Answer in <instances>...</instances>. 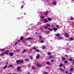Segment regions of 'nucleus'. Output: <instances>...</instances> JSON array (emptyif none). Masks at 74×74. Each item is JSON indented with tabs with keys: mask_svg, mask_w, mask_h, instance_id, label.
Returning <instances> with one entry per match:
<instances>
[{
	"mask_svg": "<svg viewBox=\"0 0 74 74\" xmlns=\"http://www.w3.org/2000/svg\"><path fill=\"white\" fill-rule=\"evenodd\" d=\"M23 60H17L16 61V62L18 64H21V63H23Z\"/></svg>",
	"mask_w": 74,
	"mask_h": 74,
	"instance_id": "f257e3e1",
	"label": "nucleus"
},
{
	"mask_svg": "<svg viewBox=\"0 0 74 74\" xmlns=\"http://www.w3.org/2000/svg\"><path fill=\"white\" fill-rule=\"evenodd\" d=\"M74 70V66H73L71 68L70 71H73Z\"/></svg>",
	"mask_w": 74,
	"mask_h": 74,
	"instance_id": "f03ea898",
	"label": "nucleus"
},
{
	"mask_svg": "<svg viewBox=\"0 0 74 74\" xmlns=\"http://www.w3.org/2000/svg\"><path fill=\"white\" fill-rule=\"evenodd\" d=\"M40 54H38V55L36 56V59H38L40 58Z\"/></svg>",
	"mask_w": 74,
	"mask_h": 74,
	"instance_id": "7ed1b4c3",
	"label": "nucleus"
},
{
	"mask_svg": "<svg viewBox=\"0 0 74 74\" xmlns=\"http://www.w3.org/2000/svg\"><path fill=\"white\" fill-rule=\"evenodd\" d=\"M36 66L38 67H40V66H41V65L40 64H36Z\"/></svg>",
	"mask_w": 74,
	"mask_h": 74,
	"instance_id": "20e7f679",
	"label": "nucleus"
},
{
	"mask_svg": "<svg viewBox=\"0 0 74 74\" xmlns=\"http://www.w3.org/2000/svg\"><path fill=\"white\" fill-rule=\"evenodd\" d=\"M65 36L66 37H69V34L67 33L65 34Z\"/></svg>",
	"mask_w": 74,
	"mask_h": 74,
	"instance_id": "39448f33",
	"label": "nucleus"
},
{
	"mask_svg": "<svg viewBox=\"0 0 74 74\" xmlns=\"http://www.w3.org/2000/svg\"><path fill=\"white\" fill-rule=\"evenodd\" d=\"M17 70L18 71H19L21 70V67L18 66L17 68Z\"/></svg>",
	"mask_w": 74,
	"mask_h": 74,
	"instance_id": "423d86ee",
	"label": "nucleus"
},
{
	"mask_svg": "<svg viewBox=\"0 0 74 74\" xmlns=\"http://www.w3.org/2000/svg\"><path fill=\"white\" fill-rule=\"evenodd\" d=\"M56 36H57V37H59L60 36V35H59V34H55Z\"/></svg>",
	"mask_w": 74,
	"mask_h": 74,
	"instance_id": "0eeeda50",
	"label": "nucleus"
},
{
	"mask_svg": "<svg viewBox=\"0 0 74 74\" xmlns=\"http://www.w3.org/2000/svg\"><path fill=\"white\" fill-rule=\"evenodd\" d=\"M53 58V56L52 55H50L49 56V59H51Z\"/></svg>",
	"mask_w": 74,
	"mask_h": 74,
	"instance_id": "6e6552de",
	"label": "nucleus"
},
{
	"mask_svg": "<svg viewBox=\"0 0 74 74\" xmlns=\"http://www.w3.org/2000/svg\"><path fill=\"white\" fill-rule=\"evenodd\" d=\"M58 39L59 40H60V39H62L63 38H62V37L60 36H59V37H58Z\"/></svg>",
	"mask_w": 74,
	"mask_h": 74,
	"instance_id": "1a4fd4ad",
	"label": "nucleus"
},
{
	"mask_svg": "<svg viewBox=\"0 0 74 74\" xmlns=\"http://www.w3.org/2000/svg\"><path fill=\"white\" fill-rule=\"evenodd\" d=\"M52 54V53L49 52L47 53V55L48 56L51 55Z\"/></svg>",
	"mask_w": 74,
	"mask_h": 74,
	"instance_id": "9d476101",
	"label": "nucleus"
},
{
	"mask_svg": "<svg viewBox=\"0 0 74 74\" xmlns=\"http://www.w3.org/2000/svg\"><path fill=\"white\" fill-rule=\"evenodd\" d=\"M59 69L60 70V71H62V72H64V70H63V69H62V68H60Z\"/></svg>",
	"mask_w": 74,
	"mask_h": 74,
	"instance_id": "9b49d317",
	"label": "nucleus"
},
{
	"mask_svg": "<svg viewBox=\"0 0 74 74\" xmlns=\"http://www.w3.org/2000/svg\"><path fill=\"white\" fill-rule=\"evenodd\" d=\"M10 56H12V55H14V53H10Z\"/></svg>",
	"mask_w": 74,
	"mask_h": 74,
	"instance_id": "f8f14e48",
	"label": "nucleus"
},
{
	"mask_svg": "<svg viewBox=\"0 0 74 74\" xmlns=\"http://www.w3.org/2000/svg\"><path fill=\"white\" fill-rule=\"evenodd\" d=\"M43 21L44 22H48V21L46 19H43Z\"/></svg>",
	"mask_w": 74,
	"mask_h": 74,
	"instance_id": "ddd939ff",
	"label": "nucleus"
},
{
	"mask_svg": "<svg viewBox=\"0 0 74 74\" xmlns=\"http://www.w3.org/2000/svg\"><path fill=\"white\" fill-rule=\"evenodd\" d=\"M46 64H48L49 65H51V64L49 62H46Z\"/></svg>",
	"mask_w": 74,
	"mask_h": 74,
	"instance_id": "4468645a",
	"label": "nucleus"
},
{
	"mask_svg": "<svg viewBox=\"0 0 74 74\" xmlns=\"http://www.w3.org/2000/svg\"><path fill=\"white\" fill-rule=\"evenodd\" d=\"M66 58H64L63 57H62V60H66Z\"/></svg>",
	"mask_w": 74,
	"mask_h": 74,
	"instance_id": "2eb2a0df",
	"label": "nucleus"
},
{
	"mask_svg": "<svg viewBox=\"0 0 74 74\" xmlns=\"http://www.w3.org/2000/svg\"><path fill=\"white\" fill-rule=\"evenodd\" d=\"M42 48L43 49H45V46H42Z\"/></svg>",
	"mask_w": 74,
	"mask_h": 74,
	"instance_id": "dca6fc26",
	"label": "nucleus"
},
{
	"mask_svg": "<svg viewBox=\"0 0 74 74\" xmlns=\"http://www.w3.org/2000/svg\"><path fill=\"white\" fill-rule=\"evenodd\" d=\"M27 50L25 49H24L22 51V53H25V52H26Z\"/></svg>",
	"mask_w": 74,
	"mask_h": 74,
	"instance_id": "f3484780",
	"label": "nucleus"
},
{
	"mask_svg": "<svg viewBox=\"0 0 74 74\" xmlns=\"http://www.w3.org/2000/svg\"><path fill=\"white\" fill-rule=\"evenodd\" d=\"M69 60L70 62H72L73 61V59L72 58H69Z\"/></svg>",
	"mask_w": 74,
	"mask_h": 74,
	"instance_id": "a211bd4d",
	"label": "nucleus"
},
{
	"mask_svg": "<svg viewBox=\"0 0 74 74\" xmlns=\"http://www.w3.org/2000/svg\"><path fill=\"white\" fill-rule=\"evenodd\" d=\"M7 66L5 65V66L3 67V69H7Z\"/></svg>",
	"mask_w": 74,
	"mask_h": 74,
	"instance_id": "6ab92c4d",
	"label": "nucleus"
},
{
	"mask_svg": "<svg viewBox=\"0 0 74 74\" xmlns=\"http://www.w3.org/2000/svg\"><path fill=\"white\" fill-rule=\"evenodd\" d=\"M48 11H47L45 13V14L46 15H48Z\"/></svg>",
	"mask_w": 74,
	"mask_h": 74,
	"instance_id": "aec40b11",
	"label": "nucleus"
},
{
	"mask_svg": "<svg viewBox=\"0 0 74 74\" xmlns=\"http://www.w3.org/2000/svg\"><path fill=\"white\" fill-rule=\"evenodd\" d=\"M70 41H73V40H74V39L72 38H70Z\"/></svg>",
	"mask_w": 74,
	"mask_h": 74,
	"instance_id": "412c9836",
	"label": "nucleus"
},
{
	"mask_svg": "<svg viewBox=\"0 0 74 74\" xmlns=\"http://www.w3.org/2000/svg\"><path fill=\"white\" fill-rule=\"evenodd\" d=\"M39 40H41L42 39V36H41L40 35H39Z\"/></svg>",
	"mask_w": 74,
	"mask_h": 74,
	"instance_id": "4be33fe9",
	"label": "nucleus"
},
{
	"mask_svg": "<svg viewBox=\"0 0 74 74\" xmlns=\"http://www.w3.org/2000/svg\"><path fill=\"white\" fill-rule=\"evenodd\" d=\"M63 66V64H62V63H61L60 64L59 66L60 67H62Z\"/></svg>",
	"mask_w": 74,
	"mask_h": 74,
	"instance_id": "5701e85b",
	"label": "nucleus"
},
{
	"mask_svg": "<svg viewBox=\"0 0 74 74\" xmlns=\"http://www.w3.org/2000/svg\"><path fill=\"white\" fill-rule=\"evenodd\" d=\"M53 4L54 5H56V2H53Z\"/></svg>",
	"mask_w": 74,
	"mask_h": 74,
	"instance_id": "b1692460",
	"label": "nucleus"
},
{
	"mask_svg": "<svg viewBox=\"0 0 74 74\" xmlns=\"http://www.w3.org/2000/svg\"><path fill=\"white\" fill-rule=\"evenodd\" d=\"M48 19L49 21L52 20V18H48Z\"/></svg>",
	"mask_w": 74,
	"mask_h": 74,
	"instance_id": "393cba45",
	"label": "nucleus"
},
{
	"mask_svg": "<svg viewBox=\"0 0 74 74\" xmlns=\"http://www.w3.org/2000/svg\"><path fill=\"white\" fill-rule=\"evenodd\" d=\"M45 33L46 34H49V31H46Z\"/></svg>",
	"mask_w": 74,
	"mask_h": 74,
	"instance_id": "a878e982",
	"label": "nucleus"
},
{
	"mask_svg": "<svg viewBox=\"0 0 74 74\" xmlns=\"http://www.w3.org/2000/svg\"><path fill=\"white\" fill-rule=\"evenodd\" d=\"M48 30H49V31H50V32H52L53 30L52 29H50V28H48Z\"/></svg>",
	"mask_w": 74,
	"mask_h": 74,
	"instance_id": "bb28decb",
	"label": "nucleus"
},
{
	"mask_svg": "<svg viewBox=\"0 0 74 74\" xmlns=\"http://www.w3.org/2000/svg\"><path fill=\"white\" fill-rule=\"evenodd\" d=\"M68 62L66 60H64V63H67V62Z\"/></svg>",
	"mask_w": 74,
	"mask_h": 74,
	"instance_id": "cd10ccee",
	"label": "nucleus"
},
{
	"mask_svg": "<svg viewBox=\"0 0 74 74\" xmlns=\"http://www.w3.org/2000/svg\"><path fill=\"white\" fill-rule=\"evenodd\" d=\"M53 29L55 31H56V30H57V28H53Z\"/></svg>",
	"mask_w": 74,
	"mask_h": 74,
	"instance_id": "c85d7f7f",
	"label": "nucleus"
},
{
	"mask_svg": "<svg viewBox=\"0 0 74 74\" xmlns=\"http://www.w3.org/2000/svg\"><path fill=\"white\" fill-rule=\"evenodd\" d=\"M4 55H5V53H1V55L2 56Z\"/></svg>",
	"mask_w": 74,
	"mask_h": 74,
	"instance_id": "c756f323",
	"label": "nucleus"
},
{
	"mask_svg": "<svg viewBox=\"0 0 74 74\" xmlns=\"http://www.w3.org/2000/svg\"><path fill=\"white\" fill-rule=\"evenodd\" d=\"M32 49L36 50L37 49H36V47H34L33 48H32Z\"/></svg>",
	"mask_w": 74,
	"mask_h": 74,
	"instance_id": "7c9ffc66",
	"label": "nucleus"
},
{
	"mask_svg": "<svg viewBox=\"0 0 74 74\" xmlns=\"http://www.w3.org/2000/svg\"><path fill=\"white\" fill-rule=\"evenodd\" d=\"M40 18L41 19H44V16H41Z\"/></svg>",
	"mask_w": 74,
	"mask_h": 74,
	"instance_id": "2f4dec72",
	"label": "nucleus"
},
{
	"mask_svg": "<svg viewBox=\"0 0 74 74\" xmlns=\"http://www.w3.org/2000/svg\"><path fill=\"white\" fill-rule=\"evenodd\" d=\"M44 28H45V29H48V26H45L44 27Z\"/></svg>",
	"mask_w": 74,
	"mask_h": 74,
	"instance_id": "473e14b6",
	"label": "nucleus"
},
{
	"mask_svg": "<svg viewBox=\"0 0 74 74\" xmlns=\"http://www.w3.org/2000/svg\"><path fill=\"white\" fill-rule=\"evenodd\" d=\"M20 39L21 40H23V38L21 36L20 38Z\"/></svg>",
	"mask_w": 74,
	"mask_h": 74,
	"instance_id": "72a5a7b5",
	"label": "nucleus"
},
{
	"mask_svg": "<svg viewBox=\"0 0 74 74\" xmlns=\"http://www.w3.org/2000/svg\"><path fill=\"white\" fill-rule=\"evenodd\" d=\"M40 43H43L44 42V40H41L40 42Z\"/></svg>",
	"mask_w": 74,
	"mask_h": 74,
	"instance_id": "f704fd0d",
	"label": "nucleus"
},
{
	"mask_svg": "<svg viewBox=\"0 0 74 74\" xmlns=\"http://www.w3.org/2000/svg\"><path fill=\"white\" fill-rule=\"evenodd\" d=\"M32 69L33 70H35V68L33 66H32Z\"/></svg>",
	"mask_w": 74,
	"mask_h": 74,
	"instance_id": "c9c22d12",
	"label": "nucleus"
},
{
	"mask_svg": "<svg viewBox=\"0 0 74 74\" xmlns=\"http://www.w3.org/2000/svg\"><path fill=\"white\" fill-rule=\"evenodd\" d=\"M9 66L10 67H12V65H9Z\"/></svg>",
	"mask_w": 74,
	"mask_h": 74,
	"instance_id": "e433bc0d",
	"label": "nucleus"
},
{
	"mask_svg": "<svg viewBox=\"0 0 74 74\" xmlns=\"http://www.w3.org/2000/svg\"><path fill=\"white\" fill-rule=\"evenodd\" d=\"M71 19L72 21H73V19H74L73 17H71Z\"/></svg>",
	"mask_w": 74,
	"mask_h": 74,
	"instance_id": "4c0bfd02",
	"label": "nucleus"
},
{
	"mask_svg": "<svg viewBox=\"0 0 74 74\" xmlns=\"http://www.w3.org/2000/svg\"><path fill=\"white\" fill-rule=\"evenodd\" d=\"M27 39H32V38H30V37H29V38H27Z\"/></svg>",
	"mask_w": 74,
	"mask_h": 74,
	"instance_id": "58836bf2",
	"label": "nucleus"
},
{
	"mask_svg": "<svg viewBox=\"0 0 74 74\" xmlns=\"http://www.w3.org/2000/svg\"><path fill=\"white\" fill-rule=\"evenodd\" d=\"M47 26H49V27H50V25L49 24H47Z\"/></svg>",
	"mask_w": 74,
	"mask_h": 74,
	"instance_id": "ea45409f",
	"label": "nucleus"
},
{
	"mask_svg": "<svg viewBox=\"0 0 74 74\" xmlns=\"http://www.w3.org/2000/svg\"><path fill=\"white\" fill-rule=\"evenodd\" d=\"M5 53L6 55H7L8 54V52H7V51H5Z\"/></svg>",
	"mask_w": 74,
	"mask_h": 74,
	"instance_id": "a19ab883",
	"label": "nucleus"
},
{
	"mask_svg": "<svg viewBox=\"0 0 74 74\" xmlns=\"http://www.w3.org/2000/svg\"><path fill=\"white\" fill-rule=\"evenodd\" d=\"M1 50L2 51V52H3L4 51V49H1Z\"/></svg>",
	"mask_w": 74,
	"mask_h": 74,
	"instance_id": "79ce46f5",
	"label": "nucleus"
},
{
	"mask_svg": "<svg viewBox=\"0 0 74 74\" xmlns=\"http://www.w3.org/2000/svg\"><path fill=\"white\" fill-rule=\"evenodd\" d=\"M30 57L31 59H33V57L32 56H30Z\"/></svg>",
	"mask_w": 74,
	"mask_h": 74,
	"instance_id": "37998d69",
	"label": "nucleus"
},
{
	"mask_svg": "<svg viewBox=\"0 0 74 74\" xmlns=\"http://www.w3.org/2000/svg\"><path fill=\"white\" fill-rule=\"evenodd\" d=\"M36 52H40V50H39L37 49V50H36Z\"/></svg>",
	"mask_w": 74,
	"mask_h": 74,
	"instance_id": "c03bdc74",
	"label": "nucleus"
},
{
	"mask_svg": "<svg viewBox=\"0 0 74 74\" xmlns=\"http://www.w3.org/2000/svg\"><path fill=\"white\" fill-rule=\"evenodd\" d=\"M31 46H32V45H28L27 46L28 47H31Z\"/></svg>",
	"mask_w": 74,
	"mask_h": 74,
	"instance_id": "a18cd8bd",
	"label": "nucleus"
},
{
	"mask_svg": "<svg viewBox=\"0 0 74 74\" xmlns=\"http://www.w3.org/2000/svg\"><path fill=\"white\" fill-rule=\"evenodd\" d=\"M44 74H48V73H47V72H44Z\"/></svg>",
	"mask_w": 74,
	"mask_h": 74,
	"instance_id": "49530a36",
	"label": "nucleus"
},
{
	"mask_svg": "<svg viewBox=\"0 0 74 74\" xmlns=\"http://www.w3.org/2000/svg\"><path fill=\"white\" fill-rule=\"evenodd\" d=\"M65 73L66 74H68V71H65Z\"/></svg>",
	"mask_w": 74,
	"mask_h": 74,
	"instance_id": "de8ad7c7",
	"label": "nucleus"
},
{
	"mask_svg": "<svg viewBox=\"0 0 74 74\" xmlns=\"http://www.w3.org/2000/svg\"><path fill=\"white\" fill-rule=\"evenodd\" d=\"M53 59H52L51 60V62L52 63V62H53Z\"/></svg>",
	"mask_w": 74,
	"mask_h": 74,
	"instance_id": "09e8293b",
	"label": "nucleus"
},
{
	"mask_svg": "<svg viewBox=\"0 0 74 74\" xmlns=\"http://www.w3.org/2000/svg\"><path fill=\"white\" fill-rule=\"evenodd\" d=\"M18 50H16L15 51V52H18Z\"/></svg>",
	"mask_w": 74,
	"mask_h": 74,
	"instance_id": "8fccbe9b",
	"label": "nucleus"
},
{
	"mask_svg": "<svg viewBox=\"0 0 74 74\" xmlns=\"http://www.w3.org/2000/svg\"><path fill=\"white\" fill-rule=\"evenodd\" d=\"M51 27H53V25H51Z\"/></svg>",
	"mask_w": 74,
	"mask_h": 74,
	"instance_id": "3c124183",
	"label": "nucleus"
},
{
	"mask_svg": "<svg viewBox=\"0 0 74 74\" xmlns=\"http://www.w3.org/2000/svg\"><path fill=\"white\" fill-rule=\"evenodd\" d=\"M49 68V67L48 66L45 67V68H46V69H48V68Z\"/></svg>",
	"mask_w": 74,
	"mask_h": 74,
	"instance_id": "603ef678",
	"label": "nucleus"
},
{
	"mask_svg": "<svg viewBox=\"0 0 74 74\" xmlns=\"http://www.w3.org/2000/svg\"><path fill=\"white\" fill-rule=\"evenodd\" d=\"M35 34H37V32H36L35 33Z\"/></svg>",
	"mask_w": 74,
	"mask_h": 74,
	"instance_id": "864d4df0",
	"label": "nucleus"
},
{
	"mask_svg": "<svg viewBox=\"0 0 74 74\" xmlns=\"http://www.w3.org/2000/svg\"><path fill=\"white\" fill-rule=\"evenodd\" d=\"M57 27H59V25H56V26Z\"/></svg>",
	"mask_w": 74,
	"mask_h": 74,
	"instance_id": "5fc2aeb1",
	"label": "nucleus"
},
{
	"mask_svg": "<svg viewBox=\"0 0 74 74\" xmlns=\"http://www.w3.org/2000/svg\"><path fill=\"white\" fill-rule=\"evenodd\" d=\"M25 41H27V39H25Z\"/></svg>",
	"mask_w": 74,
	"mask_h": 74,
	"instance_id": "6e6d98bb",
	"label": "nucleus"
},
{
	"mask_svg": "<svg viewBox=\"0 0 74 74\" xmlns=\"http://www.w3.org/2000/svg\"><path fill=\"white\" fill-rule=\"evenodd\" d=\"M23 8V6H21V8Z\"/></svg>",
	"mask_w": 74,
	"mask_h": 74,
	"instance_id": "4d7b16f0",
	"label": "nucleus"
},
{
	"mask_svg": "<svg viewBox=\"0 0 74 74\" xmlns=\"http://www.w3.org/2000/svg\"><path fill=\"white\" fill-rule=\"evenodd\" d=\"M25 61H27V59H25Z\"/></svg>",
	"mask_w": 74,
	"mask_h": 74,
	"instance_id": "13d9d810",
	"label": "nucleus"
},
{
	"mask_svg": "<svg viewBox=\"0 0 74 74\" xmlns=\"http://www.w3.org/2000/svg\"><path fill=\"white\" fill-rule=\"evenodd\" d=\"M66 57H67V56H68L67 55H65Z\"/></svg>",
	"mask_w": 74,
	"mask_h": 74,
	"instance_id": "bf43d9fd",
	"label": "nucleus"
},
{
	"mask_svg": "<svg viewBox=\"0 0 74 74\" xmlns=\"http://www.w3.org/2000/svg\"><path fill=\"white\" fill-rule=\"evenodd\" d=\"M18 42H20V41L18 40Z\"/></svg>",
	"mask_w": 74,
	"mask_h": 74,
	"instance_id": "052dcab7",
	"label": "nucleus"
},
{
	"mask_svg": "<svg viewBox=\"0 0 74 74\" xmlns=\"http://www.w3.org/2000/svg\"><path fill=\"white\" fill-rule=\"evenodd\" d=\"M18 44V43H17V42H16L15 43V44Z\"/></svg>",
	"mask_w": 74,
	"mask_h": 74,
	"instance_id": "680f3d73",
	"label": "nucleus"
},
{
	"mask_svg": "<svg viewBox=\"0 0 74 74\" xmlns=\"http://www.w3.org/2000/svg\"><path fill=\"white\" fill-rule=\"evenodd\" d=\"M40 30H43L42 28H40Z\"/></svg>",
	"mask_w": 74,
	"mask_h": 74,
	"instance_id": "e2e57ef3",
	"label": "nucleus"
},
{
	"mask_svg": "<svg viewBox=\"0 0 74 74\" xmlns=\"http://www.w3.org/2000/svg\"><path fill=\"white\" fill-rule=\"evenodd\" d=\"M65 66H64V69H65Z\"/></svg>",
	"mask_w": 74,
	"mask_h": 74,
	"instance_id": "0e129e2a",
	"label": "nucleus"
},
{
	"mask_svg": "<svg viewBox=\"0 0 74 74\" xmlns=\"http://www.w3.org/2000/svg\"><path fill=\"white\" fill-rule=\"evenodd\" d=\"M68 74H71V73H68Z\"/></svg>",
	"mask_w": 74,
	"mask_h": 74,
	"instance_id": "69168bd1",
	"label": "nucleus"
},
{
	"mask_svg": "<svg viewBox=\"0 0 74 74\" xmlns=\"http://www.w3.org/2000/svg\"><path fill=\"white\" fill-rule=\"evenodd\" d=\"M24 15H26V13H24Z\"/></svg>",
	"mask_w": 74,
	"mask_h": 74,
	"instance_id": "338daca9",
	"label": "nucleus"
},
{
	"mask_svg": "<svg viewBox=\"0 0 74 74\" xmlns=\"http://www.w3.org/2000/svg\"><path fill=\"white\" fill-rule=\"evenodd\" d=\"M70 56V57H71V55H70V56Z\"/></svg>",
	"mask_w": 74,
	"mask_h": 74,
	"instance_id": "774afa93",
	"label": "nucleus"
}]
</instances>
